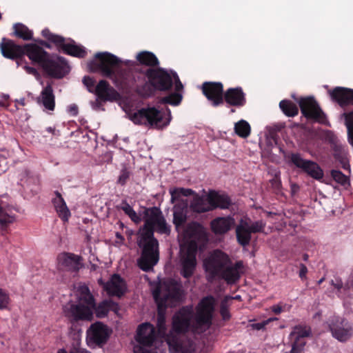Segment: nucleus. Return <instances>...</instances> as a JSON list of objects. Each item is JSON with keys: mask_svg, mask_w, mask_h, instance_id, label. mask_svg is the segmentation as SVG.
Wrapping results in <instances>:
<instances>
[{"mask_svg": "<svg viewBox=\"0 0 353 353\" xmlns=\"http://www.w3.org/2000/svg\"><path fill=\"white\" fill-rule=\"evenodd\" d=\"M345 123L347 130V139L350 144L353 147V111L345 113Z\"/></svg>", "mask_w": 353, "mask_h": 353, "instance_id": "79ce46f5", "label": "nucleus"}, {"mask_svg": "<svg viewBox=\"0 0 353 353\" xmlns=\"http://www.w3.org/2000/svg\"><path fill=\"white\" fill-rule=\"evenodd\" d=\"M290 161L296 168L316 180H321L324 176L323 170L317 163L303 159L299 153H291Z\"/></svg>", "mask_w": 353, "mask_h": 353, "instance_id": "2eb2a0df", "label": "nucleus"}, {"mask_svg": "<svg viewBox=\"0 0 353 353\" xmlns=\"http://www.w3.org/2000/svg\"><path fill=\"white\" fill-rule=\"evenodd\" d=\"M232 205L230 198L225 194L211 190L206 199L203 196L195 194L190 202V209L195 213H203L216 208L228 209Z\"/></svg>", "mask_w": 353, "mask_h": 353, "instance_id": "423d86ee", "label": "nucleus"}, {"mask_svg": "<svg viewBox=\"0 0 353 353\" xmlns=\"http://www.w3.org/2000/svg\"><path fill=\"white\" fill-rule=\"evenodd\" d=\"M42 35L48 41L61 48L66 54L78 58H84L87 55V52L83 46L75 44L73 41L72 43H65V39L63 37L52 33L48 29L43 30Z\"/></svg>", "mask_w": 353, "mask_h": 353, "instance_id": "9b49d317", "label": "nucleus"}, {"mask_svg": "<svg viewBox=\"0 0 353 353\" xmlns=\"http://www.w3.org/2000/svg\"><path fill=\"white\" fill-rule=\"evenodd\" d=\"M68 112L72 116H77L78 114V107L75 104H72L68 106Z\"/></svg>", "mask_w": 353, "mask_h": 353, "instance_id": "0e129e2a", "label": "nucleus"}, {"mask_svg": "<svg viewBox=\"0 0 353 353\" xmlns=\"http://www.w3.org/2000/svg\"><path fill=\"white\" fill-rule=\"evenodd\" d=\"M112 331L103 323H92L87 330V342L90 346L102 347L108 341Z\"/></svg>", "mask_w": 353, "mask_h": 353, "instance_id": "f8f14e48", "label": "nucleus"}, {"mask_svg": "<svg viewBox=\"0 0 353 353\" xmlns=\"http://www.w3.org/2000/svg\"><path fill=\"white\" fill-rule=\"evenodd\" d=\"M299 267H300V270L299 272V276L302 280H303L306 278V274L307 273V268L303 263H301Z\"/></svg>", "mask_w": 353, "mask_h": 353, "instance_id": "680f3d73", "label": "nucleus"}, {"mask_svg": "<svg viewBox=\"0 0 353 353\" xmlns=\"http://www.w3.org/2000/svg\"><path fill=\"white\" fill-rule=\"evenodd\" d=\"M223 103L228 105L243 107L246 103L245 94L241 87L230 88L223 92Z\"/></svg>", "mask_w": 353, "mask_h": 353, "instance_id": "393cba45", "label": "nucleus"}, {"mask_svg": "<svg viewBox=\"0 0 353 353\" xmlns=\"http://www.w3.org/2000/svg\"><path fill=\"white\" fill-rule=\"evenodd\" d=\"M144 219L147 225L154 228V232L161 234H170V227L167 224L160 208H148L145 210Z\"/></svg>", "mask_w": 353, "mask_h": 353, "instance_id": "4468645a", "label": "nucleus"}, {"mask_svg": "<svg viewBox=\"0 0 353 353\" xmlns=\"http://www.w3.org/2000/svg\"><path fill=\"white\" fill-rule=\"evenodd\" d=\"M299 105L302 114L307 120L312 123L330 125L326 114L314 97H307L301 98L299 101Z\"/></svg>", "mask_w": 353, "mask_h": 353, "instance_id": "9d476101", "label": "nucleus"}, {"mask_svg": "<svg viewBox=\"0 0 353 353\" xmlns=\"http://www.w3.org/2000/svg\"><path fill=\"white\" fill-rule=\"evenodd\" d=\"M23 55L37 64L45 77L61 79L70 72V66L64 58L50 54L37 44L23 45Z\"/></svg>", "mask_w": 353, "mask_h": 353, "instance_id": "7ed1b4c3", "label": "nucleus"}, {"mask_svg": "<svg viewBox=\"0 0 353 353\" xmlns=\"http://www.w3.org/2000/svg\"><path fill=\"white\" fill-rule=\"evenodd\" d=\"M332 154L334 159L338 161L343 169L350 170V165L347 160V150L346 145H343L341 142L331 147Z\"/></svg>", "mask_w": 353, "mask_h": 353, "instance_id": "7c9ffc66", "label": "nucleus"}, {"mask_svg": "<svg viewBox=\"0 0 353 353\" xmlns=\"http://www.w3.org/2000/svg\"><path fill=\"white\" fill-rule=\"evenodd\" d=\"M235 133L241 138H247L251 132V127L248 121L241 119L234 124Z\"/></svg>", "mask_w": 353, "mask_h": 353, "instance_id": "4c0bfd02", "label": "nucleus"}, {"mask_svg": "<svg viewBox=\"0 0 353 353\" xmlns=\"http://www.w3.org/2000/svg\"><path fill=\"white\" fill-rule=\"evenodd\" d=\"M332 285L334 286L335 288L338 290H341L343 288V282L341 279H336V282L332 281Z\"/></svg>", "mask_w": 353, "mask_h": 353, "instance_id": "774afa93", "label": "nucleus"}, {"mask_svg": "<svg viewBox=\"0 0 353 353\" xmlns=\"http://www.w3.org/2000/svg\"><path fill=\"white\" fill-rule=\"evenodd\" d=\"M137 61L139 64H136L135 66L139 67V65H144L151 68H157L159 65V61L156 55L149 51H142L137 54Z\"/></svg>", "mask_w": 353, "mask_h": 353, "instance_id": "473e14b6", "label": "nucleus"}, {"mask_svg": "<svg viewBox=\"0 0 353 353\" xmlns=\"http://www.w3.org/2000/svg\"><path fill=\"white\" fill-rule=\"evenodd\" d=\"M8 304V296L0 289V308L6 307Z\"/></svg>", "mask_w": 353, "mask_h": 353, "instance_id": "6e6d98bb", "label": "nucleus"}, {"mask_svg": "<svg viewBox=\"0 0 353 353\" xmlns=\"http://www.w3.org/2000/svg\"><path fill=\"white\" fill-rule=\"evenodd\" d=\"M92 310H94L96 316L98 318L102 319L105 317L109 312L108 300L103 301L98 305H95Z\"/></svg>", "mask_w": 353, "mask_h": 353, "instance_id": "c03bdc74", "label": "nucleus"}, {"mask_svg": "<svg viewBox=\"0 0 353 353\" xmlns=\"http://www.w3.org/2000/svg\"><path fill=\"white\" fill-rule=\"evenodd\" d=\"M0 49L3 56L10 59H17L22 55L21 46L6 38L2 39Z\"/></svg>", "mask_w": 353, "mask_h": 353, "instance_id": "bb28decb", "label": "nucleus"}, {"mask_svg": "<svg viewBox=\"0 0 353 353\" xmlns=\"http://www.w3.org/2000/svg\"><path fill=\"white\" fill-rule=\"evenodd\" d=\"M27 179L26 180V187L23 186L26 193L31 195L37 194L39 191L40 181L37 175H29V172L26 173Z\"/></svg>", "mask_w": 353, "mask_h": 353, "instance_id": "c9c22d12", "label": "nucleus"}, {"mask_svg": "<svg viewBox=\"0 0 353 353\" xmlns=\"http://www.w3.org/2000/svg\"><path fill=\"white\" fill-rule=\"evenodd\" d=\"M182 95L177 92H173L161 99L160 102L163 104L171 105H179L182 101Z\"/></svg>", "mask_w": 353, "mask_h": 353, "instance_id": "37998d69", "label": "nucleus"}, {"mask_svg": "<svg viewBox=\"0 0 353 353\" xmlns=\"http://www.w3.org/2000/svg\"><path fill=\"white\" fill-rule=\"evenodd\" d=\"M173 83H175V90L176 92L181 91L183 88V85L181 82L179 77L176 72H172Z\"/></svg>", "mask_w": 353, "mask_h": 353, "instance_id": "5fc2aeb1", "label": "nucleus"}, {"mask_svg": "<svg viewBox=\"0 0 353 353\" xmlns=\"http://www.w3.org/2000/svg\"><path fill=\"white\" fill-rule=\"evenodd\" d=\"M331 176L336 182L343 185H345L349 181L347 176L338 170H332L331 171Z\"/></svg>", "mask_w": 353, "mask_h": 353, "instance_id": "a18cd8bd", "label": "nucleus"}, {"mask_svg": "<svg viewBox=\"0 0 353 353\" xmlns=\"http://www.w3.org/2000/svg\"><path fill=\"white\" fill-rule=\"evenodd\" d=\"M192 310L186 307H183L176 312L174 314L172 321V332L173 334L179 338V335L186 334L190 329L192 330Z\"/></svg>", "mask_w": 353, "mask_h": 353, "instance_id": "dca6fc26", "label": "nucleus"}, {"mask_svg": "<svg viewBox=\"0 0 353 353\" xmlns=\"http://www.w3.org/2000/svg\"><path fill=\"white\" fill-rule=\"evenodd\" d=\"M215 305L216 299L212 295L206 296L201 299L196 307L194 321L192 323V331L194 332L202 334L210 328L212 325Z\"/></svg>", "mask_w": 353, "mask_h": 353, "instance_id": "0eeeda50", "label": "nucleus"}, {"mask_svg": "<svg viewBox=\"0 0 353 353\" xmlns=\"http://www.w3.org/2000/svg\"><path fill=\"white\" fill-rule=\"evenodd\" d=\"M277 320H278V319L276 317H270V318L268 319L267 320L263 321L262 322L256 323H252V324L250 325V327L253 330H263L270 322L274 321H277Z\"/></svg>", "mask_w": 353, "mask_h": 353, "instance_id": "8fccbe9b", "label": "nucleus"}, {"mask_svg": "<svg viewBox=\"0 0 353 353\" xmlns=\"http://www.w3.org/2000/svg\"><path fill=\"white\" fill-rule=\"evenodd\" d=\"M272 187L274 189L275 191H279L281 188V181L280 180V178L277 176H275L271 181H270Z\"/></svg>", "mask_w": 353, "mask_h": 353, "instance_id": "4d7b16f0", "label": "nucleus"}, {"mask_svg": "<svg viewBox=\"0 0 353 353\" xmlns=\"http://www.w3.org/2000/svg\"><path fill=\"white\" fill-rule=\"evenodd\" d=\"M203 94L213 107L223 104V85L221 82L205 81L201 87Z\"/></svg>", "mask_w": 353, "mask_h": 353, "instance_id": "6ab92c4d", "label": "nucleus"}, {"mask_svg": "<svg viewBox=\"0 0 353 353\" xmlns=\"http://www.w3.org/2000/svg\"><path fill=\"white\" fill-rule=\"evenodd\" d=\"M196 246L193 244L181 250L180 273L185 279H190L194 273L196 267Z\"/></svg>", "mask_w": 353, "mask_h": 353, "instance_id": "f3484780", "label": "nucleus"}, {"mask_svg": "<svg viewBox=\"0 0 353 353\" xmlns=\"http://www.w3.org/2000/svg\"><path fill=\"white\" fill-rule=\"evenodd\" d=\"M96 60L91 61L88 65L92 72H100L101 75L112 81L115 86L121 90H128L135 86L136 76L127 68L120 67L121 60L117 56L108 52H97Z\"/></svg>", "mask_w": 353, "mask_h": 353, "instance_id": "f257e3e1", "label": "nucleus"}, {"mask_svg": "<svg viewBox=\"0 0 353 353\" xmlns=\"http://www.w3.org/2000/svg\"><path fill=\"white\" fill-rule=\"evenodd\" d=\"M79 303L85 305L90 308L95 307V300L92 294L90 293L89 288L85 285H81L79 288Z\"/></svg>", "mask_w": 353, "mask_h": 353, "instance_id": "f704fd0d", "label": "nucleus"}, {"mask_svg": "<svg viewBox=\"0 0 353 353\" xmlns=\"http://www.w3.org/2000/svg\"><path fill=\"white\" fill-rule=\"evenodd\" d=\"M279 108L283 114L289 117H294L299 113L298 107L290 100L284 99L281 101Z\"/></svg>", "mask_w": 353, "mask_h": 353, "instance_id": "e433bc0d", "label": "nucleus"}, {"mask_svg": "<svg viewBox=\"0 0 353 353\" xmlns=\"http://www.w3.org/2000/svg\"><path fill=\"white\" fill-rule=\"evenodd\" d=\"M117 209L122 210L124 213L128 215L130 219L135 223H138L141 221L140 216L134 210V209L130 205L126 200H123L119 206H117Z\"/></svg>", "mask_w": 353, "mask_h": 353, "instance_id": "a19ab883", "label": "nucleus"}, {"mask_svg": "<svg viewBox=\"0 0 353 353\" xmlns=\"http://www.w3.org/2000/svg\"><path fill=\"white\" fill-rule=\"evenodd\" d=\"M206 279L212 283L216 279H223L228 285L236 283L243 273V261L232 264L229 256L223 252L216 250L203 262Z\"/></svg>", "mask_w": 353, "mask_h": 353, "instance_id": "f03ea898", "label": "nucleus"}, {"mask_svg": "<svg viewBox=\"0 0 353 353\" xmlns=\"http://www.w3.org/2000/svg\"><path fill=\"white\" fill-rule=\"evenodd\" d=\"M182 285L174 279L164 281L160 287L153 292L154 299L159 309L165 308L170 303L180 300L182 295Z\"/></svg>", "mask_w": 353, "mask_h": 353, "instance_id": "6e6552de", "label": "nucleus"}, {"mask_svg": "<svg viewBox=\"0 0 353 353\" xmlns=\"http://www.w3.org/2000/svg\"><path fill=\"white\" fill-rule=\"evenodd\" d=\"M108 303L109 311H112L115 313H117L119 312V310H120V307L117 303H116L112 300H108Z\"/></svg>", "mask_w": 353, "mask_h": 353, "instance_id": "bf43d9fd", "label": "nucleus"}, {"mask_svg": "<svg viewBox=\"0 0 353 353\" xmlns=\"http://www.w3.org/2000/svg\"><path fill=\"white\" fill-rule=\"evenodd\" d=\"M94 94L102 101H117L121 99L120 94L104 79L100 80L95 86Z\"/></svg>", "mask_w": 353, "mask_h": 353, "instance_id": "4be33fe9", "label": "nucleus"}, {"mask_svg": "<svg viewBox=\"0 0 353 353\" xmlns=\"http://www.w3.org/2000/svg\"><path fill=\"white\" fill-rule=\"evenodd\" d=\"M265 223L263 221H257L252 223L250 225L248 223V228L251 233L262 232L265 228Z\"/></svg>", "mask_w": 353, "mask_h": 353, "instance_id": "49530a36", "label": "nucleus"}, {"mask_svg": "<svg viewBox=\"0 0 353 353\" xmlns=\"http://www.w3.org/2000/svg\"><path fill=\"white\" fill-rule=\"evenodd\" d=\"M344 288L346 289H350V288H353V270H352V272H351L346 283L345 284Z\"/></svg>", "mask_w": 353, "mask_h": 353, "instance_id": "69168bd1", "label": "nucleus"}, {"mask_svg": "<svg viewBox=\"0 0 353 353\" xmlns=\"http://www.w3.org/2000/svg\"><path fill=\"white\" fill-rule=\"evenodd\" d=\"M43 105L48 110H54L55 107V97L51 83H48L41 93Z\"/></svg>", "mask_w": 353, "mask_h": 353, "instance_id": "72a5a7b5", "label": "nucleus"}, {"mask_svg": "<svg viewBox=\"0 0 353 353\" xmlns=\"http://www.w3.org/2000/svg\"><path fill=\"white\" fill-rule=\"evenodd\" d=\"M325 140L330 145V148L341 142L336 134L330 130L325 132Z\"/></svg>", "mask_w": 353, "mask_h": 353, "instance_id": "de8ad7c7", "label": "nucleus"}, {"mask_svg": "<svg viewBox=\"0 0 353 353\" xmlns=\"http://www.w3.org/2000/svg\"><path fill=\"white\" fill-rule=\"evenodd\" d=\"M329 93L332 101L336 102L341 108L353 105V89L336 87Z\"/></svg>", "mask_w": 353, "mask_h": 353, "instance_id": "a878e982", "label": "nucleus"}, {"mask_svg": "<svg viewBox=\"0 0 353 353\" xmlns=\"http://www.w3.org/2000/svg\"><path fill=\"white\" fill-rule=\"evenodd\" d=\"M56 196L52 199V202L58 214L59 217L64 222L68 221L71 214L66 205L65 201L62 197L60 192H54Z\"/></svg>", "mask_w": 353, "mask_h": 353, "instance_id": "c756f323", "label": "nucleus"}, {"mask_svg": "<svg viewBox=\"0 0 353 353\" xmlns=\"http://www.w3.org/2000/svg\"><path fill=\"white\" fill-rule=\"evenodd\" d=\"M312 331L310 327L298 325L294 327V331L290 333V336L295 335L294 340H298V342H304L301 339L309 337Z\"/></svg>", "mask_w": 353, "mask_h": 353, "instance_id": "ea45409f", "label": "nucleus"}, {"mask_svg": "<svg viewBox=\"0 0 353 353\" xmlns=\"http://www.w3.org/2000/svg\"><path fill=\"white\" fill-rule=\"evenodd\" d=\"M32 32L27 26L23 25V41L30 40L32 37Z\"/></svg>", "mask_w": 353, "mask_h": 353, "instance_id": "e2e57ef3", "label": "nucleus"}, {"mask_svg": "<svg viewBox=\"0 0 353 353\" xmlns=\"http://www.w3.org/2000/svg\"><path fill=\"white\" fill-rule=\"evenodd\" d=\"M305 342H298V340H294L292 343V349L290 353H301L305 345Z\"/></svg>", "mask_w": 353, "mask_h": 353, "instance_id": "603ef678", "label": "nucleus"}, {"mask_svg": "<svg viewBox=\"0 0 353 353\" xmlns=\"http://www.w3.org/2000/svg\"><path fill=\"white\" fill-rule=\"evenodd\" d=\"M65 316L74 321L80 320L90 321L92 319V308L85 306L83 304H71L63 307Z\"/></svg>", "mask_w": 353, "mask_h": 353, "instance_id": "412c9836", "label": "nucleus"}, {"mask_svg": "<svg viewBox=\"0 0 353 353\" xmlns=\"http://www.w3.org/2000/svg\"><path fill=\"white\" fill-rule=\"evenodd\" d=\"M169 117H171V112L168 108ZM132 121L137 125H143L152 128H161L167 126L170 121V118L163 122V113L155 107L142 108L131 115Z\"/></svg>", "mask_w": 353, "mask_h": 353, "instance_id": "1a4fd4ad", "label": "nucleus"}, {"mask_svg": "<svg viewBox=\"0 0 353 353\" xmlns=\"http://www.w3.org/2000/svg\"><path fill=\"white\" fill-rule=\"evenodd\" d=\"M57 260L58 269L61 270L76 273L82 268V257L73 253H61Z\"/></svg>", "mask_w": 353, "mask_h": 353, "instance_id": "aec40b11", "label": "nucleus"}, {"mask_svg": "<svg viewBox=\"0 0 353 353\" xmlns=\"http://www.w3.org/2000/svg\"><path fill=\"white\" fill-rule=\"evenodd\" d=\"M82 81L90 92L94 93L95 80L93 78L89 76H85Z\"/></svg>", "mask_w": 353, "mask_h": 353, "instance_id": "3c124183", "label": "nucleus"}, {"mask_svg": "<svg viewBox=\"0 0 353 353\" xmlns=\"http://www.w3.org/2000/svg\"><path fill=\"white\" fill-rule=\"evenodd\" d=\"M329 327L333 337L340 342H345L353 336V326L345 319L334 317Z\"/></svg>", "mask_w": 353, "mask_h": 353, "instance_id": "a211bd4d", "label": "nucleus"}, {"mask_svg": "<svg viewBox=\"0 0 353 353\" xmlns=\"http://www.w3.org/2000/svg\"><path fill=\"white\" fill-rule=\"evenodd\" d=\"M188 205L186 201H181L173 208V223L176 228L183 226L188 219Z\"/></svg>", "mask_w": 353, "mask_h": 353, "instance_id": "c85d7f7f", "label": "nucleus"}, {"mask_svg": "<svg viewBox=\"0 0 353 353\" xmlns=\"http://www.w3.org/2000/svg\"><path fill=\"white\" fill-rule=\"evenodd\" d=\"M172 72L174 71L159 67L145 69L147 81L137 86V93L143 98H148L154 95L157 91L170 90L173 86Z\"/></svg>", "mask_w": 353, "mask_h": 353, "instance_id": "20e7f679", "label": "nucleus"}, {"mask_svg": "<svg viewBox=\"0 0 353 353\" xmlns=\"http://www.w3.org/2000/svg\"><path fill=\"white\" fill-rule=\"evenodd\" d=\"M220 314L223 320H229L230 318V314L229 310L225 305H222L220 308Z\"/></svg>", "mask_w": 353, "mask_h": 353, "instance_id": "13d9d810", "label": "nucleus"}, {"mask_svg": "<svg viewBox=\"0 0 353 353\" xmlns=\"http://www.w3.org/2000/svg\"><path fill=\"white\" fill-rule=\"evenodd\" d=\"M135 70L136 71L135 72H134V74L136 76V79H137V83H136V88H137V86H139V85H137L138 83L139 82H141L142 84H143L145 82H146L147 81H145V78L147 79V77H145V70H140L139 72H138V67L136 66L135 68Z\"/></svg>", "mask_w": 353, "mask_h": 353, "instance_id": "864d4df0", "label": "nucleus"}, {"mask_svg": "<svg viewBox=\"0 0 353 353\" xmlns=\"http://www.w3.org/2000/svg\"><path fill=\"white\" fill-rule=\"evenodd\" d=\"M234 218L228 216L216 217L210 222V228L215 234H224L234 225Z\"/></svg>", "mask_w": 353, "mask_h": 353, "instance_id": "cd10ccee", "label": "nucleus"}, {"mask_svg": "<svg viewBox=\"0 0 353 353\" xmlns=\"http://www.w3.org/2000/svg\"><path fill=\"white\" fill-rule=\"evenodd\" d=\"M104 290L110 296L121 297L126 291V283L124 279L118 274H114L110 281L106 283L99 281Z\"/></svg>", "mask_w": 353, "mask_h": 353, "instance_id": "5701e85b", "label": "nucleus"}, {"mask_svg": "<svg viewBox=\"0 0 353 353\" xmlns=\"http://www.w3.org/2000/svg\"><path fill=\"white\" fill-rule=\"evenodd\" d=\"M251 234L248 223L241 220L236 228V236L239 244L243 247L248 245L251 241Z\"/></svg>", "mask_w": 353, "mask_h": 353, "instance_id": "2f4dec72", "label": "nucleus"}, {"mask_svg": "<svg viewBox=\"0 0 353 353\" xmlns=\"http://www.w3.org/2000/svg\"><path fill=\"white\" fill-rule=\"evenodd\" d=\"M13 34L19 38H22V25L21 23H16L13 26Z\"/></svg>", "mask_w": 353, "mask_h": 353, "instance_id": "052dcab7", "label": "nucleus"}, {"mask_svg": "<svg viewBox=\"0 0 353 353\" xmlns=\"http://www.w3.org/2000/svg\"><path fill=\"white\" fill-rule=\"evenodd\" d=\"M9 99V96L5 94H0V105L6 106L7 105V101Z\"/></svg>", "mask_w": 353, "mask_h": 353, "instance_id": "338daca9", "label": "nucleus"}, {"mask_svg": "<svg viewBox=\"0 0 353 353\" xmlns=\"http://www.w3.org/2000/svg\"><path fill=\"white\" fill-rule=\"evenodd\" d=\"M130 172L126 168H123L120 172L117 183L121 185H125L130 179Z\"/></svg>", "mask_w": 353, "mask_h": 353, "instance_id": "09e8293b", "label": "nucleus"}, {"mask_svg": "<svg viewBox=\"0 0 353 353\" xmlns=\"http://www.w3.org/2000/svg\"><path fill=\"white\" fill-rule=\"evenodd\" d=\"M190 241L187 246L193 244L196 246V252L199 248L204 247L208 241V236L204 228L199 223H194L188 228Z\"/></svg>", "mask_w": 353, "mask_h": 353, "instance_id": "b1692460", "label": "nucleus"}, {"mask_svg": "<svg viewBox=\"0 0 353 353\" xmlns=\"http://www.w3.org/2000/svg\"><path fill=\"white\" fill-rule=\"evenodd\" d=\"M170 194L171 195V202L174 203L176 201L179 200L181 196L194 195L195 192L190 188H174L170 190Z\"/></svg>", "mask_w": 353, "mask_h": 353, "instance_id": "58836bf2", "label": "nucleus"}, {"mask_svg": "<svg viewBox=\"0 0 353 353\" xmlns=\"http://www.w3.org/2000/svg\"><path fill=\"white\" fill-rule=\"evenodd\" d=\"M154 230L145 223L138 239V245L142 249L138 260L139 267L145 272L150 271L159 261V242L154 236Z\"/></svg>", "mask_w": 353, "mask_h": 353, "instance_id": "39448f33", "label": "nucleus"}, {"mask_svg": "<svg viewBox=\"0 0 353 353\" xmlns=\"http://www.w3.org/2000/svg\"><path fill=\"white\" fill-rule=\"evenodd\" d=\"M163 309V308L159 309L158 307L157 333L160 338L166 341L170 347H172L176 351H180L183 347L182 342L177 336L173 334L172 330L168 333L167 332L166 318L165 312L162 310Z\"/></svg>", "mask_w": 353, "mask_h": 353, "instance_id": "ddd939ff", "label": "nucleus"}]
</instances>
